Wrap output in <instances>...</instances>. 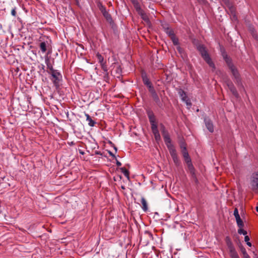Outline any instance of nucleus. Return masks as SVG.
Listing matches in <instances>:
<instances>
[{"label": "nucleus", "mask_w": 258, "mask_h": 258, "mask_svg": "<svg viewBox=\"0 0 258 258\" xmlns=\"http://www.w3.org/2000/svg\"><path fill=\"white\" fill-rule=\"evenodd\" d=\"M197 49L199 51L203 59L207 63L209 67L213 69H215V64L208 53L206 47L203 44H199L197 46Z\"/></svg>", "instance_id": "f257e3e1"}, {"label": "nucleus", "mask_w": 258, "mask_h": 258, "mask_svg": "<svg viewBox=\"0 0 258 258\" xmlns=\"http://www.w3.org/2000/svg\"><path fill=\"white\" fill-rule=\"evenodd\" d=\"M48 73L51 75L50 79L52 82L55 88H59L60 87L59 83L62 81L61 73L57 70H51V72H48Z\"/></svg>", "instance_id": "f03ea898"}, {"label": "nucleus", "mask_w": 258, "mask_h": 258, "mask_svg": "<svg viewBox=\"0 0 258 258\" xmlns=\"http://www.w3.org/2000/svg\"><path fill=\"white\" fill-rule=\"evenodd\" d=\"M229 70L232 74L235 84L238 87H242L241 79L237 68L234 67L232 68V69H230Z\"/></svg>", "instance_id": "7ed1b4c3"}, {"label": "nucleus", "mask_w": 258, "mask_h": 258, "mask_svg": "<svg viewBox=\"0 0 258 258\" xmlns=\"http://www.w3.org/2000/svg\"><path fill=\"white\" fill-rule=\"evenodd\" d=\"M229 70L232 74L235 84L238 87H242L241 79L237 68L234 67L232 68V69H230Z\"/></svg>", "instance_id": "20e7f679"}, {"label": "nucleus", "mask_w": 258, "mask_h": 258, "mask_svg": "<svg viewBox=\"0 0 258 258\" xmlns=\"http://www.w3.org/2000/svg\"><path fill=\"white\" fill-rule=\"evenodd\" d=\"M250 185L253 191L258 190V172L253 173L251 176Z\"/></svg>", "instance_id": "39448f33"}, {"label": "nucleus", "mask_w": 258, "mask_h": 258, "mask_svg": "<svg viewBox=\"0 0 258 258\" xmlns=\"http://www.w3.org/2000/svg\"><path fill=\"white\" fill-rule=\"evenodd\" d=\"M147 114L151 125V128L153 127L154 126H157V124L156 122L155 116L153 112L151 110L149 109L147 111Z\"/></svg>", "instance_id": "423d86ee"}, {"label": "nucleus", "mask_w": 258, "mask_h": 258, "mask_svg": "<svg viewBox=\"0 0 258 258\" xmlns=\"http://www.w3.org/2000/svg\"><path fill=\"white\" fill-rule=\"evenodd\" d=\"M233 215L235 218L238 227L239 228H243L244 227V223L240 217V215L238 213V210L237 208L234 209Z\"/></svg>", "instance_id": "0eeeda50"}, {"label": "nucleus", "mask_w": 258, "mask_h": 258, "mask_svg": "<svg viewBox=\"0 0 258 258\" xmlns=\"http://www.w3.org/2000/svg\"><path fill=\"white\" fill-rule=\"evenodd\" d=\"M226 84H227V86L228 89H229L230 92L232 93V94L235 97H238L239 96L238 93L236 90V88L235 87L233 84L232 83V82L231 81L228 80L227 81Z\"/></svg>", "instance_id": "6e6552de"}, {"label": "nucleus", "mask_w": 258, "mask_h": 258, "mask_svg": "<svg viewBox=\"0 0 258 258\" xmlns=\"http://www.w3.org/2000/svg\"><path fill=\"white\" fill-rule=\"evenodd\" d=\"M50 42H51V40L49 39L48 40L41 41L40 43L39 46L40 47V48L41 51L43 53L45 52L47 49V48L49 47V46H50Z\"/></svg>", "instance_id": "1a4fd4ad"}, {"label": "nucleus", "mask_w": 258, "mask_h": 258, "mask_svg": "<svg viewBox=\"0 0 258 258\" xmlns=\"http://www.w3.org/2000/svg\"><path fill=\"white\" fill-rule=\"evenodd\" d=\"M228 248L231 258H239L235 248L233 246L232 243H229Z\"/></svg>", "instance_id": "9d476101"}, {"label": "nucleus", "mask_w": 258, "mask_h": 258, "mask_svg": "<svg viewBox=\"0 0 258 258\" xmlns=\"http://www.w3.org/2000/svg\"><path fill=\"white\" fill-rule=\"evenodd\" d=\"M141 75L143 82L144 85H145L147 88L148 87V86L152 85L151 82L148 79L147 75L145 72H142Z\"/></svg>", "instance_id": "9b49d317"}, {"label": "nucleus", "mask_w": 258, "mask_h": 258, "mask_svg": "<svg viewBox=\"0 0 258 258\" xmlns=\"http://www.w3.org/2000/svg\"><path fill=\"white\" fill-rule=\"evenodd\" d=\"M204 121L207 129L210 132L213 133L214 132V126L212 121L210 119L207 118H205Z\"/></svg>", "instance_id": "f8f14e48"}, {"label": "nucleus", "mask_w": 258, "mask_h": 258, "mask_svg": "<svg viewBox=\"0 0 258 258\" xmlns=\"http://www.w3.org/2000/svg\"><path fill=\"white\" fill-rule=\"evenodd\" d=\"M163 27L164 29L165 32L170 38L175 36L174 31L171 28L168 27V25H163Z\"/></svg>", "instance_id": "ddd939ff"}, {"label": "nucleus", "mask_w": 258, "mask_h": 258, "mask_svg": "<svg viewBox=\"0 0 258 258\" xmlns=\"http://www.w3.org/2000/svg\"><path fill=\"white\" fill-rule=\"evenodd\" d=\"M152 131L153 132V134H154L155 139L156 141H159L160 140L161 137L160 135L159 132V131L158 130V126H154L153 127L151 128Z\"/></svg>", "instance_id": "4468645a"}, {"label": "nucleus", "mask_w": 258, "mask_h": 258, "mask_svg": "<svg viewBox=\"0 0 258 258\" xmlns=\"http://www.w3.org/2000/svg\"><path fill=\"white\" fill-rule=\"evenodd\" d=\"M104 17L105 18L106 20L112 26H113L114 22L112 19V17L111 15L108 13V12H106L104 14H102Z\"/></svg>", "instance_id": "2eb2a0df"}, {"label": "nucleus", "mask_w": 258, "mask_h": 258, "mask_svg": "<svg viewBox=\"0 0 258 258\" xmlns=\"http://www.w3.org/2000/svg\"><path fill=\"white\" fill-rule=\"evenodd\" d=\"M152 97L158 106L160 108H162L163 104L157 93L152 96Z\"/></svg>", "instance_id": "dca6fc26"}, {"label": "nucleus", "mask_w": 258, "mask_h": 258, "mask_svg": "<svg viewBox=\"0 0 258 258\" xmlns=\"http://www.w3.org/2000/svg\"><path fill=\"white\" fill-rule=\"evenodd\" d=\"M167 148L169 150L170 154L171 157L177 156V153L175 149L172 144L167 145Z\"/></svg>", "instance_id": "f3484780"}, {"label": "nucleus", "mask_w": 258, "mask_h": 258, "mask_svg": "<svg viewBox=\"0 0 258 258\" xmlns=\"http://www.w3.org/2000/svg\"><path fill=\"white\" fill-rule=\"evenodd\" d=\"M188 169L193 177L196 178L195 169L192 165V162L186 164Z\"/></svg>", "instance_id": "a211bd4d"}, {"label": "nucleus", "mask_w": 258, "mask_h": 258, "mask_svg": "<svg viewBox=\"0 0 258 258\" xmlns=\"http://www.w3.org/2000/svg\"><path fill=\"white\" fill-rule=\"evenodd\" d=\"M85 116L86 117V120L88 122V124L90 126H94L96 122L93 120L91 117L87 113H85Z\"/></svg>", "instance_id": "6ab92c4d"}, {"label": "nucleus", "mask_w": 258, "mask_h": 258, "mask_svg": "<svg viewBox=\"0 0 258 258\" xmlns=\"http://www.w3.org/2000/svg\"><path fill=\"white\" fill-rule=\"evenodd\" d=\"M178 94L180 97H181L182 100L183 101H185L186 100V99L188 98L186 92L181 89H179Z\"/></svg>", "instance_id": "aec40b11"}, {"label": "nucleus", "mask_w": 258, "mask_h": 258, "mask_svg": "<svg viewBox=\"0 0 258 258\" xmlns=\"http://www.w3.org/2000/svg\"><path fill=\"white\" fill-rule=\"evenodd\" d=\"M226 62L228 68L229 69H232V68L234 67V65L232 63V60L230 57H228L224 59Z\"/></svg>", "instance_id": "412c9836"}, {"label": "nucleus", "mask_w": 258, "mask_h": 258, "mask_svg": "<svg viewBox=\"0 0 258 258\" xmlns=\"http://www.w3.org/2000/svg\"><path fill=\"white\" fill-rule=\"evenodd\" d=\"M239 247L240 250L243 254V258H246L247 257L249 256V255L247 253L245 248L243 247V246L242 245L241 243H240V244L239 245Z\"/></svg>", "instance_id": "4be33fe9"}, {"label": "nucleus", "mask_w": 258, "mask_h": 258, "mask_svg": "<svg viewBox=\"0 0 258 258\" xmlns=\"http://www.w3.org/2000/svg\"><path fill=\"white\" fill-rule=\"evenodd\" d=\"M163 137L164 138V142L167 146V145L171 144V139L168 134H165L164 135H163Z\"/></svg>", "instance_id": "5701e85b"}, {"label": "nucleus", "mask_w": 258, "mask_h": 258, "mask_svg": "<svg viewBox=\"0 0 258 258\" xmlns=\"http://www.w3.org/2000/svg\"><path fill=\"white\" fill-rule=\"evenodd\" d=\"M141 203L143 205L142 209L144 212H146L148 210V206L147 202L144 198H142Z\"/></svg>", "instance_id": "b1692460"}, {"label": "nucleus", "mask_w": 258, "mask_h": 258, "mask_svg": "<svg viewBox=\"0 0 258 258\" xmlns=\"http://www.w3.org/2000/svg\"><path fill=\"white\" fill-rule=\"evenodd\" d=\"M45 62H46V66H47V69H49V71H48L47 72H51V70H55V69H54L53 68L48 58H46L45 59Z\"/></svg>", "instance_id": "393cba45"}, {"label": "nucleus", "mask_w": 258, "mask_h": 258, "mask_svg": "<svg viewBox=\"0 0 258 258\" xmlns=\"http://www.w3.org/2000/svg\"><path fill=\"white\" fill-rule=\"evenodd\" d=\"M96 57H97V60H98V62L100 63V64H101V63H102L105 62V61H104L103 57L99 52H98L96 54Z\"/></svg>", "instance_id": "a878e982"}, {"label": "nucleus", "mask_w": 258, "mask_h": 258, "mask_svg": "<svg viewBox=\"0 0 258 258\" xmlns=\"http://www.w3.org/2000/svg\"><path fill=\"white\" fill-rule=\"evenodd\" d=\"M121 172L124 174V175L127 177L128 179H130V173L128 170L125 169L124 167H122L120 168Z\"/></svg>", "instance_id": "bb28decb"}, {"label": "nucleus", "mask_w": 258, "mask_h": 258, "mask_svg": "<svg viewBox=\"0 0 258 258\" xmlns=\"http://www.w3.org/2000/svg\"><path fill=\"white\" fill-rule=\"evenodd\" d=\"M148 89L149 92L150 93V94L151 95V96L154 95V94H157V92H156V90H155L154 87L153 85L150 86H148Z\"/></svg>", "instance_id": "cd10ccee"}, {"label": "nucleus", "mask_w": 258, "mask_h": 258, "mask_svg": "<svg viewBox=\"0 0 258 258\" xmlns=\"http://www.w3.org/2000/svg\"><path fill=\"white\" fill-rule=\"evenodd\" d=\"M160 126V131L161 132L162 136L164 135L165 134H168V132L167 131V130L166 129L165 126L162 123H161Z\"/></svg>", "instance_id": "c85d7f7f"}, {"label": "nucleus", "mask_w": 258, "mask_h": 258, "mask_svg": "<svg viewBox=\"0 0 258 258\" xmlns=\"http://www.w3.org/2000/svg\"><path fill=\"white\" fill-rule=\"evenodd\" d=\"M173 161L174 163V164L176 165V166H178L180 164V161L179 159H178V157L177 156L172 157Z\"/></svg>", "instance_id": "c756f323"}, {"label": "nucleus", "mask_w": 258, "mask_h": 258, "mask_svg": "<svg viewBox=\"0 0 258 258\" xmlns=\"http://www.w3.org/2000/svg\"><path fill=\"white\" fill-rule=\"evenodd\" d=\"M181 153L183 158H185L186 157L189 156V154L188 153L186 147H184L183 149L181 150Z\"/></svg>", "instance_id": "7c9ffc66"}, {"label": "nucleus", "mask_w": 258, "mask_h": 258, "mask_svg": "<svg viewBox=\"0 0 258 258\" xmlns=\"http://www.w3.org/2000/svg\"><path fill=\"white\" fill-rule=\"evenodd\" d=\"M98 6L99 7V10L101 11L102 14H104L105 12H107L105 6L102 5L101 3H99L98 5Z\"/></svg>", "instance_id": "2f4dec72"}, {"label": "nucleus", "mask_w": 258, "mask_h": 258, "mask_svg": "<svg viewBox=\"0 0 258 258\" xmlns=\"http://www.w3.org/2000/svg\"><path fill=\"white\" fill-rule=\"evenodd\" d=\"M171 39L174 45H176V46L179 45L178 39L177 37H176L175 36L171 37Z\"/></svg>", "instance_id": "473e14b6"}, {"label": "nucleus", "mask_w": 258, "mask_h": 258, "mask_svg": "<svg viewBox=\"0 0 258 258\" xmlns=\"http://www.w3.org/2000/svg\"><path fill=\"white\" fill-rule=\"evenodd\" d=\"M106 62L105 61L104 62L100 64L101 69L104 71V72H106V74H108V68L106 65Z\"/></svg>", "instance_id": "72a5a7b5"}, {"label": "nucleus", "mask_w": 258, "mask_h": 258, "mask_svg": "<svg viewBox=\"0 0 258 258\" xmlns=\"http://www.w3.org/2000/svg\"><path fill=\"white\" fill-rule=\"evenodd\" d=\"M221 55L224 59L229 57L228 55H227L225 50L223 48H221Z\"/></svg>", "instance_id": "f704fd0d"}, {"label": "nucleus", "mask_w": 258, "mask_h": 258, "mask_svg": "<svg viewBox=\"0 0 258 258\" xmlns=\"http://www.w3.org/2000/svg\"><path fill=\"white\" fill-rule=\"evenodd\" d=\"M141 18L146 23H149L150 22L149 17L146 14H145L144 15H143V16L141 17Z\"/></svg>", "instance_id": "c9c22d12"}, {"label": "nucleus", "mask_w": 258, "mask_h": 258, "mask_svg": "<svg viewBox=\"0 0 258 258\" xmlns=\"http://www.w3.org/2000/svg\"><path fill=\"white\" fill-rule=\"evenodd\" d=\"M238 233L240 234H243L244 235H245L247 234V231L243 230L242 228H239V229L238 230Z\"/></svg>", "instance_id": "e433bc0d"}, {"label": "nucleus", "mask_w": 258, "mask_h": 258, "mask_svg": "<svg viewBox=\"0 0 258 258\" xmlns=\"http://www.w3.org/2000/svg\"><path fill=\"white\" fill-rule=\"evenodd\" d=\"M176 49H177V51H178V52L181 55H182L184 53V49L182 48H181L180 46H179V45L177 46Z\"/></svg>", "instance_id": "4c0bfd02"}, {"label": "nucleus", "mask_w": 258, "mask_h": 258, "mask_svg": "<svg viewBox=\"0 0 258 258\" xmlns=\"http://www.w3.org/2000/svg\"><path fill=\"white\" fill-rule=\"evenodd\" d=\"M184 160L186 164L189 163L191 162V158L189 157H186V158H184Z\"/></svg>", "instance_id": "58836bf2"}, {"label": "nucleus", "mask_w": 258, "mask_h": 258, "mask_svg": "<svg viewBox=\"0 0 258 258\" xmlns=\"http://www.w3.org/2000/svg\"><path fill=\"white\" fill-rule=\"evenodd\" d=\"M138 14L142 17L143 15H144L146 14L144 11L141 9V8H139V10L138 11Z\"/></svg>", "instance_id": "ea45409f"}, {"label": "nucleus", "mask_w": 258, "mask_h": 258, "mask_svg": "<svg viewBox=\"0 0 258 258\" xmlns=\"http://www.w3.org/2000/svg\"><path fill=\"white\" fill-rule=\"evenodd\" d=\"M250 31L251 32V34H252L253 37H254L255 39H257V36L255 34L254 29L253 28H250Z\"/></svg>", "instance_id": "a19ab883"}, {"label": "nucleus", "mask_w": 258, "mask_h": 258, "mask_svg": "<svg viewBox=\"0 0 258 258\" xmlns=\"http://www.w3.org/2000/svg\"><path fill=\"white\" fill-rule=\"evenodd\" d=\"M145 234L151 238V240H153V235L150 232H146Z\"/></svg>", "instance_id": "79ce46f5"}, {"label": "nucleus", "mask_w": 258, "mask_h": 258, "mask_svg": "<svg viewBox=\"0 0 258 258\" xmlns=\"http://www.w3.org/2000/svg\"><path fill=\"white\" fill-rule=\"evenodd\" d=\"M250 239L248 235H245L244 237V242H248Z\"/></svg>", "instance_id": "37998d69"}, {"label": "nucleus", "mask_w": 258, "mask_h": 258, "mask_svg": "<svg viewBox=\"0 0 258 258\" xmlns=\"http://www.w3.org/2000/svg\"><path fill=\"white\" fill-rule=\"evenodd\" d=\"M11 14L13 16H16V10H15V9H13L12 11H11Z\"/></svg>", "instance_id": "c03bdc74"}, {"label": "nucleus", "mask_w": 258, "mask_h": 258, "mask_svg": "<svg viewBox=\"0 0 258 258\" xmlns=\"http://www.w3.org/2000/svg\"><path fill=\"white\" fill-rule=\"evenodd\" d=\"M108 153L109 154L112 156V157H113L114 159H116V156H115V155L114 154H113L111 151H108Z\"/></svg>", "instance_id": "a18cd8bd"}, {"label": "nucleus", "mask_w": 258, "mask_h": 258, "mask_svg": "<svg viewBox=\"0 0 258 258\" xmlns=\"http://www.w3.org/2000/svg\"><path fill=\"white\" fill-rule=\"evenodd\" d=\"M116 160V164L117 165V166H120L121 165V163L119 161H118L116 158L115 159Z\"/></svg>", "instance_id": "49530a36"}, {"label": "nucleus", "mask_w": 258, "mask_h": 258, "mask_svg": "<svg viewBox=\"0 0 258 258\" xmlns=\"http://www.w3.org/2000/svg\"><path fill=\"white\" fill-rule=\"evenodd\" d=\"M187 105H191V103L190 102V101L188 100V99H186V100L185 101Z\"/></svg>", "instance_id": "de8ad7c7"}, {"label": "nucleus", "mask_w": 258, "mask_h": 258, "mask_svg": "<svg viewBox=\"0 0 258 258\" xmlns=\"http://www.w3.org/2000/svg\"><path fill=\"white\" fill-rule=\"evenodd\" d=\"M184 147H185L184 144H182L180 145V147L182 150L183 149Z\"/></svg>", "instance_id": "09e8293b"}, {"label": "nucleus", "mask_w": 258, "mask_h": 258, "mask_svg": "<svg viewBox=\"0 0 258 258\" xmlns=\"http://www.w3.org/2000/svg\"><path fill=\"white\" fill-rule=\"evenodd\" d=\"M246 244L249 247H251L252 246V243H246Z\"/></svg>", "instance_id": "8fccbe9b"}, {"label": "nucleus", "mask_w": 258, "mask_h": 258, "mask_svg": "<svg viewBox=\"0 0 258 258\" xmlns=\"http://www.w3.org/2000/svg\"><path fill=\"white\" fill-rule=\"evenodd\" d=\"M114 149L115 150V152H117V148L116 147H115V146L114 147Z\"/></svg>", "instance_id": "3c124183"}, {"label": "nucleus", "mask_w": 258, "mask_h": 258, "mask_svg": "<svg viewBox=\"0 0 258 258\" xmlns=\"http://www.w3.org/2000/svg\"><path fill=\"white\" fill-rule=\"evenodd\" d=\"M200 3H202L204 1V0H197Z\"/></svg>", "instance_id": "603ef678"}, {"label": "nucleus", "mask_w": 258, "mask_h": 258, "mask_svg": "<svg viewBox=\"0 0 258 258\" xmlns=\"http://www.w3.org/2000/svg\"><path fill=\"white\" fill-rule=\"evenodd\" d=\"M121 188L123 189H125V186L124 185H122L121 186Z\"/></svg>", "instance_id": "864d4df0"}, {"label": "nucleus", "mask_w": 258, "mask_h": 258, "mask_svg": "<svg viewBox=\"0 0 258 258\" xmlns=\"http://www.w3.org/2000/svg\"><path fill=\"white\" fill-rule=\"evenodd\" d=\"M139 7H136V9H137V11L138 12V11L139 10Z\"/></svg>", "instance_id": "5fc2aeb1"}, {"label": "nucleus", "mask_w": 258, "mask_h": 258, "mask_svg": "<svg viewBox=\"0 0 258 258\" xmlns=\"http://www.w3.org/2000/svg\"><path fill=\"white\" fill-rule=\"evenodd\" d=\"M70 144L71 145H73L75 144V143L73 142H72Z\"/></svg>", "instance_id": "6e6d98bb"}, {"label": "nucleus", "mask_w": 258, "mask_h": 258, "mask_svg": "<svg viewBox=\"0 0 258 258\" xmlns=\"http://www.w3.org/2000/svg\"><path fill=\"white\" fill-rule=\"evenodd\" d=\"M80 153L81 154H84V152L83 151H80Z\"/></svg>", "instance_id": "4d7b16f0"}, {"label": "nucleus", "mask_w": 258, "mask_h": 258, "mask_svg": "<svg viewBox=\"0 0 258 258\" xmlns=\"http://www.w3.org/2000/svg\"><path fill=\"white\" fill-rule=\"evenodd\" d=\"M96 154H98V155L100 154V152H96Z\"/></svg>", "instance_id": "13d9d810"}, {"label": "nucleus", "mask_w": 258, "mask_h": 258, "mask_svg": "<svg viewBox=\"0 0 258 258\" xmlns=\"http://www.w3.org/2000/svg\"><path fill=\"white\" fill-rule=\"evenodd\" d=\"M119 177L120 179H121V178H122L121 175H119Z\"/></svg>", "instance_id": "bf43d9fd"}, {"label": "nucleus", "mask_w": 258, "mask_h": 258, "mask_svg": "<svg viewBox=\"0 0 258 258\" xmlns=\"http://www.w3.org/2000/svg\"><path fill=\"white\" fill-rule=\"evenodd\" d=\"M230 10H231V11H232V10H233V7H231L230 8Z\"/></svg>", "instance_id": "052dcab7"}]
</instances>
